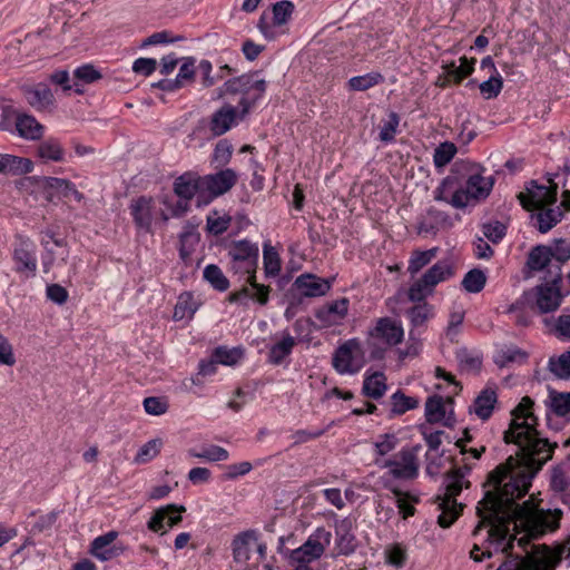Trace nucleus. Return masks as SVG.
Returning a JSON list of instances; mask_svg holds the SVG:
<instances>
[{
  "instance_id": "f257e3e1",
  "label": "nucleus",
  "mask_w": 570,
  "mask_h": 570,
  "mask_svg": "<svg viewBox=\"0 0 570 570\" xmlns=\"http://www.w3.org/2000/svg\"><path fill=\"white\" fill-rule=\"evenodd\" d=\"M533 405V400L524 396L512 410V420L503 440L505 443L517 444L519 451L515 456L510 455L504 463L489 473L483 485H490L493 490H488L476 507L480 521L473 534L490 525L489 539L498 543L507 539L511 522L520 520L532 525L533 529L528 535L518 539V544L525 547L532 538H538L547 530H557L562 517L559 509L531 513L524 505L517 503L518 499L528 493L532 479L551 460L558 446L557 443L539 436L535 429L538 419L531 411Z\"/></svg>"
},
{
  "instance_id": "f03ea898",
  "label": "nucleus",
  "mask_w": 570,
  "mask_h": 570,
  "mask_svg": "<svg viewBox=\"0 0 570 570\" xmlns=\"http://www.w3.org/2000/svg\"><path fill=\"white\" fill-rule=\"evenodd\" d=\"M469 470L468 466L456 468L445 475V491L435 499L438 508L441 510L438 518V523L441 528H449L460 517L463 510V504H459L455 498L462 491V481Z\"/></svg>"
},
{
  "instance_id": "7ed1b4c3",
  "label": "nucleus",
  "mask_w": 570,
  "mask_h": 570,
  "mask_svg": "<svg viewBox=\"0 0 570 570\" xmlns=\"http://www.w3.org/2000/svg\"><path fill=\"white\" fill-rule=\"evenodd\" d=\"M266 90V81L264 79H254V73H246L227 80L224 87L219 89L218 97L223 98L226 94H242L239 106L242 107V116L248 114Z\"/></svg>"
},
{
  "instance_id": "20e7f679",
  "label": "nucleus",
  "mask_w": 570,
  "mask_h": 570,
  "mask_svg": "<svg viewBox=\"0 0 570 570\" xmlns=\"http://www.w3.org/2000/svg\"><path fill=\"white\" fill-rule=\"evenodd\" d=\"M570 259V243L564 239H557L553 246L538 245L533 247L527 261V266L531 271H544L550 274L553 266L561 265Z\"/></svg>"
},
{
  "instance_id": "39448f33",
  "label": "nucleus",
  "mask_w": 570,
  "mask_h": 570,
  "mask_svg": "<svg viewBox=\"0 0 570 570\" xmlns=\"http://www.w3.org/2000/svg\"><path fill=\"white\" fill-rule=\"evenodd\" d=\"M543 281L533 288L535 307L541 314L557 311L563 297L560 292L562 273L557 265L550 269V274H544Z\"/></svg>"
},
{
  "instance_id": "423d86ee",
  "label": "nucleus",
  "mask_w": 570,
  "mask_h": 570,
  "mask_svg": "<svg viewBox=\"0 0 570 570\" xmlns=\"http://www.w3.org/2000/svg\"><path fill=\"white\" fill-rule=\"evenodd\" d=\"M333 367L340 374H355L365 364V352L356 338L340 345L333 355Z\"/></svg>"
},
{
  "instance_id": "0eeeda50",
  "label": "nucleus",
  "mask_w": 570,
  "mask_h": 570,
  "mask_svg": "<svg viewBox=\"0 0 570 570\" xmlns=\"http://www.w3.org/2000/svg\"><path fill=\"white\" fill-rule=\"evenodd\" d=\"M493 184L492 177H484L481 174L471 175L466 180L465 188L454 191L450 204L455 208H464L470 200L485 199L490 195Z\"/></svg>"
},
{
  "instance_id": "6e6552de",
  "label": "nucleus",
  "mask_w": 570,
  "mask_h": 570,
  "mask_svg": "<svg viewBox=\"0 0 570 570\" xmlns=\"http://www.w3.org/2000/svg\"><path fill=\"white\" fill-rule=\"evenodd\" d=\"M549 187L539 185L535 180H531L527 187V193H520L518 198L527 210L540 209L547 205L557 202L559 184L553 181L552 177H548Z\"/></svg>"
},
{
  "instance_id": "1a4fd4ad",
  "label": "nucleus",
  "mask_w": 570,
  "mask_h": 570,
  "mask_svg": "<svg viewBox=\"0 0 570 570\" xmlns=\"http://www.w3.org/2000/svg\"><path fill=\"white\" fill-rule=\"evenodd\" d=\"M421 445L402 449L393 460L384 463L385 468H390V473L395 479L412 480L419 474L417 453Z\"/></svg>"
},
{
  "instance_id": "9d476101",
  "label": "nucleus",
  "mask_w": 570,
  "mask_h": 570,
  "mask_svg": "<svg viewBox=\"0 0 570 570\" xmlns=\"http://www.w3.org/2000/svg\"><path fill=\"white\" fill-rule=\"evenodd\" d=\"M332 534L324 528H318L307 541L291 553V559L299 564H306L318 559L331 543Z\"/></svg>"
},
{
  "instance_id": "9b49d317",
  "label": "nucleus",
  "mask_w": 570,
  "mask_h": 570,
  "mask_svg": "<svg viewBox=\"0 0 570 570\" xmlns=\"http://www.w3.org/2000/svg\"><path fill=\"white\" fill-rule=\"evenodd\" d=\"M232 257L234 272H239L237 265H244V272L255 273L258 261V246L249 240L234 242L228 252Z\"/></svg>"
},
{
  "instance_id": "f8f14e48",
  "label": "nucleus",
  "mask_w": 570,
  "mask_h": 570,
  "mask_svg": "<svg viewBox=\"0 0 570 570\" xmlns=\"http://www.w3.org/2000/svg\"><path fill=\"white\" fill-rule=\"evenodd\" d=\"M460 66L455 62H450L445 66L444 72L435 80V86L445 88L451 82L460 83L465 77L470 76L474 70L475 59L469 60L466 57L460 58Z\"/></svg>"
},
{
  "instance_id": "ddd939ff",
  "label": "nucleus",
  "mask_w": 570,
  "mask_h": 570,
  "mask_svg": "<svg viewBox=\"0 0 570 570\" xmlns=\"http://www.w3.org/2000/svg\"><path fill=\"white\" fill-rule=\"evenodd\" d=\"M237 181V175L233 169H224L214 175L202 178V187L213 196H220L227 193Z\"/></svg>"
},
{
  "instance_id": "4468645a",
  "label": "nucleus",
  "mask_w": 570,
  "mask_h": 570,
  "mask_svg": "<svg viewBox=\"0 0 570 570\" xmlns=\"http://www.w3.org/2000/svg\"><path fill=\"white\" fill-rule=\"evenodd\" d=\"M370 334L373 337L383 340L387 345L394 346L403 341L404 331L399 322L390 317H382L377 320L375 327Z\"/></svg>"
},
{
  "instance_id": "2eb2a0df",
  "label": "nucleus",
  "mask_w": 570,
  "mask_h": 570,
  "mask_svg": "<svg viewBox=\"0 0 570 570\" xmlns=\"http://www.w3.org/2000/svg\"><path fill=\"white\" fill-rule=\"evenodd\" d=\"M560 560L548 546L533 547V553L524 560L527 570H554Z\"/></svg>"
},
{
  "instance_id": "dca6fc26",
  "label": "nucleus",
  "mask_w": 570,
  "mask_h": 570,
  "mask_svg": "<svg viewBox=\"0 0 570 570\" xmlns=\"http://www.w3.org/2000/svg\"><path fill=\"white\" fill-rule=\"evenodd\" d=\"M21 91L28 104L37 110H46L55 104L51 89L43 82L35 86H22Z\"/></svg>"
},
{
  "instance_id": "f3484780",
  "label": "nucleus",
  "mask_w": 570,
  "mask_h": 570,
  "mask_svg": "<svg viewBox=\"0 0 570 570\" xmlns=\"http://www.w3.org/2000/svg\"><path fill=\"white\" fill-rule=\"evenodd\" d=\"M294 286L301 293V295L306 297L325 295L331 288L328 281L312 274H303L298 276L294 282Z\"/></svg>"
},
{
  "instance_id": "a211bd4d",
  "label": "nucleus",
  "mask_w": 570,
  "mask_h": 570,
  "mask_svg": "<svg viewBox=\"0 0 570 570\" xmlns=\"http://www.w3.org/2000/svg\"><path fill=\"white\" fill-rule=\"evenodd\" d=\"M348 301L341 298L328 305L318 308L315 313L316 320L322 326H332L338 324L347 314Z\"/></svg>"
},
{
  "instance_id": "6ab92c4d",
  "label": "nucleus",
  "mask_w": 570,
  "mask_h": 570,
  "mask_svg": "<svg viewBox=\"0 0 570 570\" xmlns=\"http://www.w3.org/2000/svg\"><path fill=\"white\" fill-rule=\"evenodd\" d=\"M570 462H562L556 465L551 471L550 489L556 493L562 494V502L570 505Z\"/></svg>"
},
{
  "instance_id": "aec40b11",
  "label": "nucleus",
  "mask_w": 570,
  "mask_h": 570,
  "mask_svg": "<svg viewBox=\"0 0 570 570\" xmlns=\"http://www.w3.org/2000/svg\"><path fill=\"white\" fill-rule=\"evenodd\" d=\"M239 272H235L236 274L247 275L246 282L252 285L253 288L256 289L255 294H249V289L247 287H243L239 292L233 293L229 295L230 302H238L242 297H252L257 299L262 305H265L268 302L269 287L257 284L255 281V273H246L244 272V265H237Z\"/></svg>"
},
{
  "instance_id": "412c9836",
  "label": "nucleus",
  "mask_w": 570,
  "mask_h": 570,
  "mask_svg": "<svg viewBox=\"0 0 570 570\" xmlns=\"http://www.w3.org/2000/svg\"><path fill=\"white\" fill-rule=\"evenodd\" d=\"M33 170V163L29 158L11 154H0V175L20 176Z\"/></svg>"
},
{
  "instance_id": "4be33fe9",
  "label": "nucleus",
  "mask_w": 570,
  "mask_h": 570,
  "mask_svg": "<svg viewBox=\"0 0 570 570\" xmlns=\"http://www.w3.org/2000/svg\"><path fill=\"white\" fill-rule=\"evenodd\" d=\"M151 204L153 199L141 196L130 204L131 215L136 226L146 232H150L151 228Z\"/></svg>"
},
{
  "instance_id": "5701e85b",
  "label": "nucleus",
  "mask_w": 570,
  "mask_h": 570,
  "mask_svg": "<svg viewBox=\"0 0 570 570\" xmlns=\"http://www.w3.org/2000/svg\"><path fill=\"white\" fill-rule=\"evenodd\" d=\"M537 213L531 215L532 225L538 228L540 233H547L554 227L562 218L563 212L560 206L554 208H540Z\"/></svg>"
},
{
  "instance_id": "b1692460",
  "label": "nucleus",
  "mask_w": 570,
  "mask_h": 570,
  "mask_svg": "<svg viewBox=\"0 0 570 570\" xmlns=\"http://www.w3.org/2000/svg\"><path fill=\"white\" fill-rule=\"evenodd\" d=\"M202 187V178L197 174L188 171L175 179L174 191L179 198L193 199Z\"/></svg>"
},
{
  "instance_id": "393cba45",
  "label": "nucleus",
  "mask_w": 570,
  "mask_h": 570,
  "mask_svg": "<svg viewBox=\"0 0 570 570\" xmlns=\"http://www.w3.org/2000/svg\"><path fill=\"white\" fill-rule=\"evenodd\" d=\"M236 118V108L225 105L212 117L209 128L215 136H220L230 129Z\"/></svg>"
},
{
  "instance_id": "a878e982",
  "label": "nucleus",
  "mask_w": 570,
  "mask_h": 570,
  "mask_svg": "<svg viewBox=\"0 0 570 570\" xmlns=\"http://www.w3.org/2000/svg\"><path fill=\"white\" fill-rule=\"evenodd\" d=\"M118 532L109 531L102 535L97 537L90 547V553L101 561H107L116 556L115 549L111 543L117 539Z\"/></svg>"
},
{
  "instance_id": "bb28decb",
  "label": "nucleus",
  "mask_w": 570,
  "mask_h": 570,
  "mask_svg": "<svg viewBox=\"0 0 570 570\" xmlns=\"http://www.w3.org/2000/svg\"><path fill=\"white\" fill-rule=\"evenodd\" d=\"M255 539V531H245L234 538L232 546L235 562L247 563L250 558V543Z\"/></svg>"
},
{
  "instance_id": "cd10ccee",
  "label": "nucleus",
  "mask_w": 570,
  "mask_h": 570,
  "mask_svg": "<svg viewBox=\"0 0 570 570\" xmlns=\"http://www.w3.org/2000/svg\"><path fill=\"white\" fill-rule=\"evenodd\" d=\"M13 259L17 263V272H28L29 275H35L37 271V261L33 252L29 248L28 242H22L19 247L13 252Z\"/></svg>"
},
{
  "instance_id": "c85d7f7f",
  "label": "nucleus",
  "mask_w": 570,
  "mask_h": 570,
  "mask_svg": "<svg viewBox=\"0 0 570 570\" xmlns=\"http://www.w3.org/2000/svg\"><path fill=\"white\" fill-rule=\"evenodd\" d=\"M453 275V267L448 261H440L429 268L421 277L422 282L425 283L432 289L440 282L445 281Z\"/></svg>"
},
{
  "instance_id": "c756f323",
  "label": "nucleus",
  "mask_w": 570,
  "mask_h": 570,
  "mask_svg": "<svg viewBox=\"0 0 570 570\" xmlns=\"http://www.w3.org/2000/svg\"><path fill=\"white\" fill-rule=\"evenodd\" d=\"M16 128L21 137L30 140H38L43 134V126L29 115L18 116Z\"/></svg>"
},
{
  "instance_id": "7c9ffc66",
  "label": "nucleus",
  "mask_w": 570,
  "mask_h": 570,
  "mask_svg": "<svg viewBox=\"0 0 570 570\" xmlns=\"http://www.w3.org/2000/svg\"><path fill=\"white\" fill-rule=\"evenodd\" d=\"M495 403V391L491 389H485L478 395V397L474 401V413L481 420H488L492 414Z\"/></svg>"
},
{
  "instance_id": "2f4dec72",
  "label": "nucleus",
  "mask_w": 570,
  "mask_h": 570,
  "mask_svg": "<svg viewBox=\"0 0 570 570\" xmlns=\"http://www.w3.org/2000/svg\"><path fill=\"white\" fill-rule=\"evenodd\" d=\"M37 156L43 160L62 161L65 150L56 138H48L41 141L36 149Z\"/></svg>"
},
{
  "instance_id": "473e14b6",
  "label": "nucleus",
  "mask_w": 570,
  "mask_h": 570,
  "mask_svg": "<svg viewBox=\"0 0 570 570\" xmlns=\"http://www.w3.org/2000/svg\"><path fill=\"white\" fill-rule=\"evenodd\" d=\"M386 377L382 372H375L366 376L363 383V393L371 399L382 397L386 391Z\"/></svg>"
},
{
  "instance_id": "72a5a7b5",
  "label": "nucleus",
  "mask_w": 570,
  "mask_h": 570,
  "mask_svg": "<svg viewBox=\"0 0 570 570\" xmlns=\"http://www.w3.org/2000/svg\"><path fill=\"white\" fill-rule=\"evenodd\" d=\"M186 508L184 505L168 504L164 508L157 509L150 520L147 523L149 530L154 532H158L164 528L165 520L167 519L169 513L173 512H185Z\"/></svg>"
},
{
  "instance_id": "f704fd0d",
  "label": "nucleus",
  "mask_w": 570,
  "mask_h": 570,
  "mask_svg": "<svg viewBox=\"0 0 570 570\" xmlns=\"http://www.w3.org/2000/svg\"><path fill=\"white\" fill-rule=\"evenodd\" d=\"M434 314V307L428 302L415 304L407 311L413 327L423 326Z\"/></svg>"
},
{
  "instance_id": "c9c22d12",
  "label": "nucleus",
  "mask_w": 570,
  "mask_h": 570,
  "mask_svg": "<svg viewBox=\"0 0 570 570\" xmlns=\"http://www.w3.org/2000/svg\"><path fill=\"white\" fill-rule=\"evenodd\" d=\"M295 10V6L289 0H281L272 6L273 24L282 27L286 24Z\"/></svg>"
},
{
  "instance_id": "e433bc0d",
  "label": "nucleus",
  "mask_w": 570,
  "mask_h": 570,
  "mask_svg": "<svg viewBox=\"0 0 570 570\" xmlns=\"http://www.w3.org/2000/svg\"><path fill=\"white\" fill-rule=\"evenodd\" d=\"M445 416L443 397L440 395L430 396L425 403V417L429 423H438Z\"/></svg>"
},
{
  "instance_id": "4c0bfd02",
  "label": "nucleus",
  "mask_w": 570,
  "mask_h": 570,
  "mask_svg": "<svg viewBox=\"0 0 570 570\" xmlns=\"http://www.w3.org/2000/svg\"><path fill=\"white\" fill-rule=\"evenodd\" d=\"M548 368L558 379H570V351L562 353L559 357H551Z\"/></svg>"
},
{
  "instance_id": "58836bf2",
  "label": "nucleus",
  "mask_w": 570,
  "mask_h": 570,
  "mask_svg": "<svg viewBox=\"0 0 570 570\" xmlns=\"http://www.w3.org/2000/svg\"><path fill=\"white\" fill-rule=\"evenodd\" d=\"M295 345V340L293 336L287 334L283 337V340L271 347L269 351V361L273 364H279L282 361L291 354L293 347Z\"/></svg>"
},
{
  "instance_id": "ea45409f",
  "label": "nucleus",
  "mask_w": 570,
  "mask_h": 570,
  "mask_svg": "<svg viewBox=\"0 0 570 570\" xmlns=\"http://www.w3.org/2000/svg\"><path fill=\"white\" fill-rule=\"evenodd\" d=\"M188 454L191 458L204 459L209 462L225 461L228 459V452L218 445L204 446L200 451L190 449Z\"/></svg>"
},
{
  "instance_id": "a19ab883",
  "label": "nucleus",
  "mask_w": 570,
  "mask_h": 570,
  "mask_svg": "<svg viewBox=\"0 0 570 570\" xmlns=\"http://www.w3.org/2000/svg\"><path fill=\"white\" fill-rule=\"evenodd\" d=\"M550 407L558 416H566L570 414V392L551 391Z\"/></svg>"
},
{
  "instance_id": "79ce46f5",
  "label": "nucleus",
  "mask_w": 570,
  "mask_h": 570,
  "mask_svg": "<svg viewBox=\"0 0 570 570\" xmlns=\"http://www.w3.org/2000/svg\"><path fill=\"white\" fill-rule=\"evenodd\" d=\"M263 259L266 276H277L281 271V258L276 249L269 244L264 245Z\"/></svg>"
},
{
  "instance_id": "37998d69",
  "label": "nucleus",
  "mask_w": 570,
  "mask_h": 570,
  "mask_svg": "<svg viewBox=\"0 0 570 570\" xmlns=\"http://www.w3.org/2000/svg\"><path fill=\"white\" fill-rule=\"evenodd\" d=\"M204 278L217 291L224 292L229 282L217 265H208L204 269Z\"/></svg>"
},
{
  "instance_id": "c03bdc74",
  "label": "nucleus",
  "mask_w": 570,
  "mask_h": 570,
  "mask_svg": "<svg viewBox=\"0 0 570 570\" xmlns=\"http://www.w3.org/2000/svg\"><path fill=\"white\" fill-rule=\"evenodd\" d=\"M485 282V274L481 269L474 268L465 274L462 286L469 293H479L483 289Z\"/></svg>"
},
{
  "instance_id": "a18cd8bd",
  "label": "nucleus",
  "mask_w": 570,
  "mask_h": 570,
  "mask_svg": "<svg viewBox=\"0 0 570 570\" xmlns=\"http://www.w3.org/2000/svg\"><path fill=\"white\" fill-rule=\"evenodd\" d=\"M438 247L428 250H415L410 259L407 271L414 275L426 266L436 255Z\"/></svg>"
},
{
  "instance_id": "49530a36",
  "label": "nucleus",
  "mask_w": 570,
  "mask_h": 570,
  "mask_svg": "<svg viewBox=\"0 0 570 570\" xmlns=\"http://www.w3.org/2000/svg\"><path fill=\"white\" fill-rule=\"evenodd\" d=\"M528 357V353L522 351L519 347H509L505 350H501L498 352L494 362L500 367L507 366L509 363L512 362H524Z\"/></svg>"
},
{
  "instance_id": "de8ad7c7",
  "label": "nucleus",
  "mask_w": 570,
  "mask_h": 570,
  "mask_svg": "<svg viewBox=\"0 0 570 570\" xmlns=\"http://www.w3.org/2000/svg\"><path fill=\"white\" fill-rule=\"evenodd\" d=\"M161 446L163 441L160 439L150 440L138 450L135 462L138 464L149 462L159 454Z\"/></svg>"
},
{
  "instance_id": "09e8293b",
  "label": "nucleus",
  "mask_w": 570,
  "mask_h": 570,
  "mask_svg": "<svg viewBox=\"0 0 570 570\" xmlns=\"http://www.w3.org/2000/svg\"><path fill=\"white\" fill-rule=\"evenodd\" d=\"M392 413L401 415L409 410L415 409L419 405V401L414 397L406 396L404 393L397 391L392 397Z\"/></svg>"
},
{
  "instance_id": "8fccbe9b",
  "label": "nucleus",
  "mask_w": 570,
  "mask_h": 570,
  "mask_svg": "<svg viewBox=\"0 0 570 570\" xmlns=\"http://www.w3.org/2000/svg\"><path fill=\"white\" fill-rule=\"evenodd\" d=\"M338 535L337 549L341 554H350L355 549V537L350 532L348 527L343 522L336 531Z\"/></svg>"
},
{
  "instance_id": "3c124183",
  "label": "nucleus",
  "mask_w": 570,
  "mask_h": 570,
  "mask_svg": "<svg viewBox=\"0 0 570 570\" xmlns=\"http://www.w3.org/2000/svg\"><path fill=\"white\" fill-rule=\"evenodd\" d=\"M456 154V147L453 142L445 141L440 144L433 156V161L436 167H444L448 165Z\"/></svg>"
},
{
  "instance_id": "603ef678",
  "label": "nucleus",
  "mask_w": 570,
  "mask_h": 570,
  "mask_svg": "<svg viewBox=\"0 0 570 570\" xmlns=\"http://www.w3.org/2000/svg\"><path fill=\"white\" fill-rule=\"evenodd\" d=\"M383 80V77L379 72H372L364 76H356L348 80V86L353 90H366Z\"/></svg>"
},
{
  "instance_id": "864d4df0",
  "label": "nucleus",
  "mask_w": 570,
  "mask_h": 570,
  "mask_svg": "<svg viewBox=\"0 0 570 570\" xmlns=\"http://www.w3.org/2000/svg\"><path fill=\"white\" fill-rule=\"evenodd\" d=\"M213 355L215 361H218L219 364L235 365L243 357V351L237 347L226 348L224 346H219L215 348Z\"/></svg>"
},
{
  "instance_id": "5fc2aeb1",
  "label": "nucleus",
  "mask_w": 570,
  "mask_h": 570,
  "mask_svg": "<svg viewBox=\"0 0 570 570\" xmlns=\"http://www.w3.org/2000/svg\"><path fill=\"white\" fill-rule=\"evenodd\" d=\"M503 80L497 72L495 76H491L488 80L480 83L479 88L485 99L495 98L502 90Z\"/></svg>"
},
{
  "instance_id": "6e6d98bb",
  "label": "nucleus",
  "mask_w": 570,
  "mask_h": 570,
  "mask_svg": "<svg viewBox=\"0 0 570 570\" xmlns=\"http://www.w3.org/2000/svg\"><path fill=\"white\" fill-rule=\"evenodd\" d=\"M196 312V306L191 302V297L189 294L180 295L178 303L174 309V320L180 321L187 315L191 317Z\"/></svg>"
},
{
  "instance_id": "4d7b16f0",
  "label": "nucleus",
  "mask_w": 570,
  "mask_h": 570,
  "mask_svg": "<svg viewBox=\"0 0 570 570\" xmlns=\"http://www.w3.org/2000/svg\"><path fill=\"white\" fill-rule=\"evenodd\" d=\"M195 76V59L187 57L183 59V65L179 68V72L175 78L178 88H181L185 83L193 81Z\"/></svg>"
},
{
  "instance_id": "13d9d810",
  "label": "nucleus",
  "mask_w": 570,
  "mask_h": 570,
  "mask_svg": "<svg viewBox=\"0 0 570 570\" xmlns=\"http://www.w3.org/2000/svg\"><path fill=\"white\" fill-rule=\"evenodd\" d=\"M232 218L229 216H219L217 212L207 217V229L214 235L223 234L229 227Z\"/></svg>"
},
{
  "instance_id": "bf43d9fd",
  "label": "nucleus",
  "mask_w": 570,
  "mask_h": 570,
  "mask_svg": "<svg viewBox=\"0 0 570 570\" xmlns=\"http://www.w3.org/2000/svg\"><path fill=\"white\" fill-rule=\"evenodd\" d=\"M432 292L433 289L429 287L425 283H423L421 278H419L409 288L407 296L411 302L420 304L426 302V296L430 295Z\"/></svg>"
},
{
  "instance_id": "052dcab7",
  "label": "nucleus",
  "mask_w": 570,
  "mask_h": 570,
  "mask_svg": "<svg viewBox=\"0 0 570 570\" xmlns=\"http://www.w3.org/2000/svg\"><path fill=\"white\" fill-rule=\"evenodd\" d=\"M144 409L150 415H161L168 410L167 401L157 396H149L144 400Z\"/></svg>"
},
{
  "instance_id": "680f3d73",
  "label": "nucleus",
  "mask_w": 570,
  "mask_h": 570,
  "mask_svg": "<svg viewBox=\"0 0 570 570\" xmlns=\"http://www.w3.org/2000/svg\"><path fill=\"white\" fill-rule=\"evenodd\" d=\"M75 78L85 83H91L101 78V73L92 65H83L73 72Z\"/></svg>"
},
{
  "instance_id": "e2e57ef3",
  "label": "nucleus",
  "mask_w": 570,
  "mask_h": 570,
  "mask_svg": "<svg viewBox=\"0 0 570 570\" xmlns=\"http://www.w3.org/2000/svg\"><path fill=\"white\" fill-rule=\"evenodd\" d=\"M400 118L395 112H391L389 120L384 124L380 131V139L390 142L394 139Z\"/></svg>"
},
{
  "instance_id": "0e129e2a",
  "label": "nucleus",
  "mask_w": 570,
  "mask_h": 570,
  "mask_svg": "<svg viewBox=\"0 0 570 570\" xmlns=\"http://www.w3.org/2000/svg\"><path fill=\"white\" fill-rule=\"evenodd\" d=\"M397 439L394 434L385 433L380 436V440L375 442L376 453L381 456L386 455L395 449Z\"/></svg>"
},
{
  "instance_id": "69168bd1",
  "label": "nucleus",
  "mask_w": 570,
  "mask_h": 570,
  "mask_svg": "<svg viewBox=\"0 0 570 570\" xmlns=\"http://www.w3.org/2000/svg\"><path fill=\"white\" fill-rule=\"evenodd\" d=\"M0 364L7 366H13L16 364L12 345L2 334H0Z\"/></svg>"
},
{
  "instance_id": "338daca9",
  "label": "nucleus",
  "mask_w": 570,
  "mask_h": 570,
  "mask_svg": "<svg viewBox=\"0 0 570 570\" xmlns=\"http://www.w3.org/2000/svg\"><path fill=\"white\" fill-rule=\"evenodd\" d=\"M444 219H445V216L441 212L430 209L428 212V216L420 223L419 232L420 233H431L435 229L434 223H439Z\"/></svg>"
},
{
  "instance_id": "774afa93",
  "label": "nucleus",
  "mask_w": 570,
  "mask_h": 570,
  "mask_svg": "<svg viewBox=\"0 0 570 570\" xmlns=\"http://www.w3.org/2000/svg\"><path fill=\"white\" fill-rule=\"evenodd\" d=\"M47 297L56 304L62 305L68 299V292L59 284L47 286Z\"/></svg>"
}]
</instances>
